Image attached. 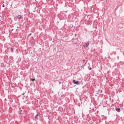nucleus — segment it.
<instances>
[{"label": "nucleus", "instance_id": "obj_1", "mask_svg": "<svg viewBox=\"0 0 124 124\" xmlns=\"http://www.w3.org/2000/svg\"><path fill=\"white\" fill-rule=\"evenodd\" d=\"M73 82L74 84H76V85H79V81H76V80H73Z\"/></svg>", "mask_w": 124, "mask_h": 124}, {"label": "nucleus", "instance_id": "obj_8", "mask_svg": "<svg viewBox=\"0 0 124 124\" xmlns=\"http://www.w3.org/2000/svg\"><path fill=\"white\" fill-rule=\"evenodd\" d=\"M11 50L12 52H13V48H11Z\"/></svg>", "mask_w": 124, "mask_h": 124}, {"label": "nucleus", "instance_id": "obj_14", "mask_svg": "<svg viewBox=\"0 0 124 124\" xmlns=\"http://www.w3.org/2000/svg\"><path fill=\"white\" fill-rule=\"evenodd\" d=\"M100 93H102V90H100Z\"/></svg>", "mask_w": 124, "mask_h": 124}, {"label": "nucleus", "instance_id": "obj_23", "mask_svg": "<svg viewBox=\"0 0 124 124\" xmlns=\"http://www.w3.org/2000/svg\"><path fill=\"white\" fill-rule=\"evenodd\" d=\"M33 12H35V11H34Z\"/></svg>", "mask_w": 124, "mask_h": 124}, {"label": "nucleus", "instance_id": "obj_17", "mask_svg": "<svg viewBox=\"0 0 124 124\" xmlns=\"http://www.w3.org/2000/svg\"><path fill=\"white\" fill-rule=\"evenodd\" d=\"M0 19H1V16H0Z\"/></svg>", "mask_w": 124, "mask_h": 124}, {"label": "nucleus", "instance_id": "obj_21", "mask_svg": "<svg viewBox=\"0 0 124 124\" xmlns=\"http://www.w3.org/2000/svg\"><path fill=\"white\" fill-rule=\"evenodd\" d=\"M36 7H35V8H34V9H36Z\"/></svg>", "mask_w": 124, "mask_h": 124}, {"label": "nucleus", "instance_id": "obj_6", "mask_svg": "<svg viewBox=\"0 0 124 124\" xmlns=\"http://www.w3.org/2000/svg\"><path fill=\"white\" fill-rule=\"evenodd\" d=\"M37 117H38V114H37V115L35 116V119H36V118H37Z\"/></svg>", "mask_w": 124, "mask_h": 124}, {"label": "nucleus", "instance_id": "obj_10", "mask_svg": "<svg viewBox=\"0 0 124 124\" xmlns=\"http://www.w3.org/2000/svg\"><path fill=\"white\" fill-rule=\"evenodd\" d=\"M2 6V7H4V6H5L4 4H3Z\"/></svg>", "mask_w": 124, "mask_h": 124}, {"label": "nucleus", "instance_id": "obj_2", "mask_svg": "<svg viewBox=\"0 0 124 124\" xmlns=\"http://www.w3.org/2000/svg\"><path fill=\"white\" fill-rule=\"evenodd\" d=\"M115 110L116 111H117V112H121V108H116Z\"/></svg>", "mask_w": 124, "mask_h": 124}, {"label": "nucleus", "instance_id": "obj_13", "mask_svg": "<svg viewBox=\"0 0 124 124\" xmlns=\"http://www.w3.org/2000/svg\"><path fill=\"white\" fill-rule=\"evenodd\" d=\"M22 95H25V93H22Z\"/></svg>", "mask_w": 124, "mask_h": 124}, {"label": "nucleus", "instance_id": "obj_12", "mask_svg": "<svg viewBox=\"0 0 124 124\" xmlns=\"http://www.w3.org/2000/svg\"><path fill=\"white\" fill-rule=\"evenodd\" d=\"M59 83L60 84H62V82H61L60 81H59Z\"/></svg>", "mask_w": 124, "mask_h": 124}, {"label": "nucleus", "instance_id": "obj_24", "mask_svg": "<svg viewBox=\"0 0 124 124\" xmlns=\"http://www.w3.org/2000/svg\"><path fill=\"white\" fill-rule=\"evenodd\" d=\"M12 31H13V29H12Z\"/></svg>", "mask_w": 124, "mask_h": 124}, {"label": "nucleus", "instance_id": "obj_3", "mask_svg": "<svg viewBox=\"0 0 124 124\" xmlns=\"http://www.w3.org/2000/svg\"><path fill=\"white\" fill-rule=\"evenodd\" d=\"M90 45V42H88L85 45L84 47H88Z\"/></svg>", "mask_w": 124, "mask_h": 124}, {"label": "nucleus", "instance_id": "obj_4", "mask_svg": "<svg viewBox=\"0 0 124 124\" xmlns=\"http://www.w3.org/2000/svg\"><path fill=\"white\" fill-rule=\"evenodd\" d=\"M16 18L17 19H21V18H22V16L21 15H18L16 16Z\"/></svg>", "mask_w": 124, "mask_h": 124}, {"label": "nucleus", "instance_id": "obj_16", "mask_svg": "<svg viewBox=\"0 0 124 124\" xmlns=\"http://www.w3.org/2000/svg\"><path fill=\"white\" fill-rule=\"evenodd\" d=\"M72 26H73V25H70V27H71V28H72Z\"/></svg>", "mask_w": 124, "mask_h": 124}, {"label": "nucleus", "instance_id": "obj_18", "mask_svg": "<svg viewBox=\"0 0 124 124\" xmlns=\"http://www.w3.org/2000/svg\"><path fill=\"white\" fill-rule=\"evenodd\" d=\"M1 21V18H0V22Z\"/></svg>", "mask_w": 124, "mask_h": 124}, {"label": "nucleus", "instance_id": "obj_9", "mask_svg": "<svg viewBox=\"0 0 124 124\" xmlns=\"http://www.w3.org/2000/svg\"><path fill=\"white\" fill-rule=\"evenodd\" d=\"M31 33H30L28 35V36H31Z\"/></svg>", "mask_w": 124, "mask_h": 124}, {"label": "nucleus", "instance_id": "obj_5", "mask_svg": "<svg viewBox=\"0 0 124 124\" xmlns=\"http://www.w3.org/2000/svg\"><path fill=\"white\" fill-rule=\"evenodd\" d=\"M29 53H30V54H32V51L30 50V51H29Z\"/></svg>", "mask_w": 124, "mask_h": 124}, {"label": "nucleus", "instance_id": "obj_20", "mask_svg": "<svg viewBox=\"0 0 124 124\" xmlns=\"http://www.w3.org/2000/svg\"><path fill=\"white\" fill-rule=\"evenodd\" d=\"M18 31V29H16V31Z\"/></svg>", "mask_w": 124, "mask_h": 124}, {"label": "nucleus", "instance_id": "obj_22", "mask_svg": "<svg viewBox=\"0 0 124 124\" xmlns=\"http://www.w3.org/2000/svg\"><path fill=\"white\" fill-rule=\"evenodd\" d=\"M17 29H19V27H17Z\"/></svg>", "mask_w": 124, "mask_h": 124}, {"label": "nucleus", "instance_id": "obj_11", "mask_svg": "<svg viewBox=\"0 0 124 124\" xmlns=\"http://www.w3.org/2000/svg\"><path fill=\"white\" fill-rule=\"evenodd\" d=\"M35 79H31V81H34Z\"/></svg>", "mask_w": 124, "mask_h": 124}, {"label": "nucleus", "instance_id": "obj_19", "mask_svg": "<svg viewBox=\"0 0 124 124\" xmlns=\"http://www.w3.org/2000/svg\"><path fill=\"white\" fill-rule=\"evenodd\" d=\"M83 62H85V60H82Z\"/></svg>", "mask_w": 124, "mask_h": 124}, {"label": "nucleus", "instance_id": "obj_7", "mask_svg": "<svg viewBox=\"0 0 124 124\" xmlns=\"http://www.w3.org/2000/svg\"><path fill=\"white\" fill-rule=\"evenodd\" d=\"M88 68L89 70H92V68L91 67L90 68V66L88 67Z\"/></svg>", "mask_w": 124, "mask_h": 124}, {"label": "nucleus", "instance_id": "obj_15", "mask_svg": "<svg viewBox=\"0 0 124 124\" xmlns=\"http://www.w3.org/2000/svg\"><path fill=\"white\" fill-rule=\"evenodd\" d=\"M75 37L77 36V34H75Z\"/></svg>", "mask_w": 124, "mask_h": 124}]
</instances>
